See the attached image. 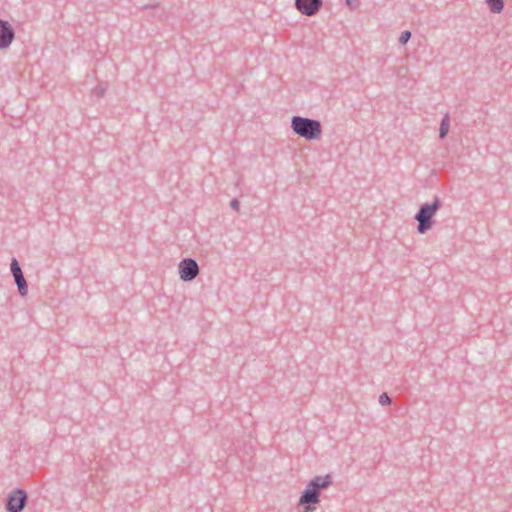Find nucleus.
<instances>
[{"label": "nucleus", "instance_id": "15", "mask_svg": "<svg viewBox=\"0 0 512 512\" xmlns=\"http://www.w3.org/2000/svg\"><path fill=\"white\" fill-rule=\"evenodd\" d=\"M351 1L352 0H346L347 5L351 6Z\"/></svg>", "mask_w": 512, "mask_h": 512}, {"label": "nucleus", "instance_id": "1", "mask_svg": "<svg viewBox=\"0 0 512 512\" xmlns=\"http://www.w3.org/2000/svg\"><path fill=\"white\" fill-rule=\"evenodd\" d=\"M332 485V476L326 474L323 476H315L305 486L300 498L299 504H316L320 503V495Z\"/></svg>", "mask_w": 512, "mask_h": 512}, {"label": "nucleus", "instance_id": "14", "mask_svg": "<svg viewBox=\"0 0 512 512\" xmlns=\"http://www.w3.org/2000/svg\"><path fill=\"white\" fill-rule=\"evenodd\" d=\"M230 206L233 210H235L236 212H239L240 211V202L237 200V199H233L231 202H230Z\"/></svg>", "mask_w": 512, "mask_h": 512}, {"label": "nucleus", "instance_id": "11", "mask_svg": "<svg viewBox=\"0 0 512 512\" xmlns=\"http://www.w3.org/2000/svg\"><path fill=\"white\" fill-rule=\"evenodd\" d=\"M411 38V32L408 30L403 31L399 37V43L405 45Z\"/></svg>", "mask_w": 512, "mask_h": 512}, {"label": "nucleus", "instance_id": "5", "mask_svg": "<svg viewBox=\"0 0 512 512\" xmlns=\"http://www.w3.org/2000/svg\"><path fill=\"white\" fill-rule=\"evenodd\" d=\"M27 493L23 489H15L10 492L6 509L8 512H21L27 503Z\"/></svg>", "mask_w": 512, "mask_h": 512}, {"label": "nucleus", "instance_id": "7", "mask_svg": "<svg viewBox=\"0 0 512 512\" xmlns=\"http://www.w3.org/2000/svg\"><path fill=\"white\" fill-rule=\"evenodd\" d=\"M11 272L15 279V283L17 284L19 294L23 297L26 296L28 293V285L24 278L21 267L15 258H13L11 261Z\"/></svg>", "mask_w": 512, "mask_h": 512}, {"label": "nucleus", "instance_id": "12", "mask_svg": "<svg viewBox=\"0 0 512 512\" xmlns=\"http://www.w3.org/2000/svg\"><path fill=\"white\" fill-rule=\"evenodd\" d=\"M379 403L383 406L385 405H389L391 403V399L390 397L388 396L387 393H382L380 396H379Z\"/></svg>", "mask_w": 512, "mask_h": 512}, {"label": "nucleus", "instance_id": "13", "mask_svg": "<svg viewBox=\"0 0 512 512\" xmlns=\"http://www.w3.org/2000/svg\"><path fill=\"white\" fill-rule=\"evenodd\" d=\"M298 506L303 507L302 512H314L316 510V504H299Z\"/></svg>", "mask_w": 512, "mask_h": 512}, {"label": "nucleus", "instance_id": "4", "mask_svg": "<svg viewBox=\"0 0 512 512\" xmlns=\"http://www.w3.org/2000/svg\"><path fill=\"white\" fill-rule=\"evenodd\" d=\"M199 265L192 258H184L178 265L179 277L184 282L194 280L199 274Z\"/></svg>", "mask_w": 512, "mask_h": 512}, {"label": "nucleus", "instance_id": "2", "mask_svg": "<svg viewBox=\"0 0 512 512\" xmlns=\"http://www.w3.org/2000/svg\"><path fill=\"white\" fill-rule=\"evenodd\" d=\"M291 129L296 135L309 141L317 140L322 135V125L318 120L301 116L291 118Z\"/></svg>", "mask_w": 512, "mask_h": 512}, {"label": "nucleus", "instance_id": "10", "mask_svg": "<svg viewBox=\"0 0 512 512\" xmlns=\"http://www.w3.org/2000/svg\"><path fill=\"white\" fill-rule=\"evenodd\" d=\"M486 3L492 13H500L504 8L503 0H486Z\"/></svg>", "mask_w": 512, "mask_h": 512}, {"label": "nucleus", "instance_id": "9", "mask_svg": "<svg viewBox=\"0 0 512 512\" xmlns=\"http://www.w3.org/2000/svg\"><path fill=\"white\" fill-rule=\"evenodd\" d=\"M450 129V117L448 114H445L441 120L440 128H439V137L441 139L445 138Z\"/></svg>", "mask_w": 512, "mask_h": 512}, {"label": "nucleus", "instance_id": "6", "mask_svg": "<svg viewBox=\"0 0 512 512\" xmlns=\"http://www.w3.org/2000/svg\"><path fill=\"white\" fill-rule=\"evenodd\" d=\"M323 5V0H295V8L305 16L316 15Z\"/></svg>", "mask_w": 512, "mask_h": 512}, {"label": "nucleus", "instance_id": "3", "mask_svg": "<svg viewBox=\"0 0 512 512\" xmlns=\"http://www.w3.org/2000/svg\"><path fill=\"white\" fill-rule=\"evenodd\" d=\"M440 207L441 201L438 197H435L431 203H425L420 206L419 211L415 215V220L418 221L417 230L420 234L426 233L433 227V217Z\"/></svg>", "mask_w": 512, "mask_h": 512}, {"label": "nucleus", "instance_id": "8", "mask_svg": "<svg viewBox=\"0 0 512 512\" xmlns=\"http://www.w3.org/2000/svg\"><path fill=\"white\" fill-rule=\"evenodd\" d=\"M15 38V33L8 21L0 19V49H7Z\"/></svg>", "mask_w": 512, "mask_h": 512}]
</instances>
